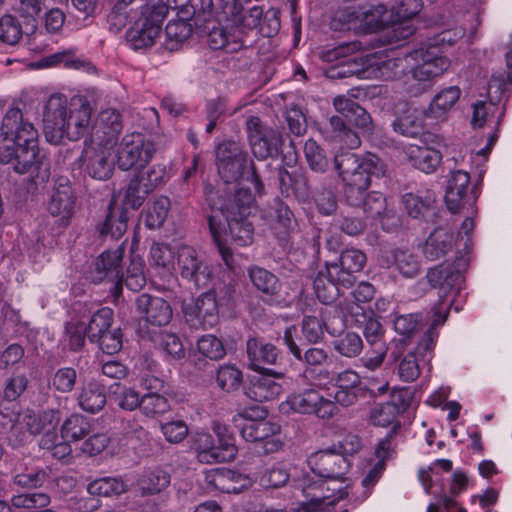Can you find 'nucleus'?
<instances>
[{
  "label": "nucleus",
  "instance_id": "30",
  "mask_svg": "<svg viewBox=\"0 0 512 512\" xmlns=\"http://www.w3.org/2000/svg\"><path fill=\"white\" fill-rule=\"evenodd\" d=\"M60 419L61 412L58 409L48 408L40 413L28 409L24 411L21 422L31 434L39 435L55 430Z\"/></svg>",
  "mask_w": 512,
  "mask_h": 512
},
{
  "label": "nucleus",
  "instance_id": "11",
  "mask_svg": "<svg viewBox=\"0 0 512 512\" xmlns=\"http://www.w3.org/2000/svg\"><path fill=\"white\" fill-rule=\"evenodd\" d=\"M308 465L315 475L325 481V488L330 487L328 480L343 482L344 475L350 468V460L338 453L336 445L311 454Z\"/></svg>",
  "mask_w": 512,
  "mask_h": 512
},
{
  "label": "nucleus",
  "instance_id": "60",
  "mask_svg": "<svg viewBox=\"0 0 512 512\" xmlns=\"http://www.w3.org/2000/svg\"><path fill=\"white\" fill-rule=\"evenodd\" d=\"M141 412L147 417L155 418L170 410L168 399L158 393H147L142 396Z\"/></svg>",
  "mask_w": 512,
  "mask_h": 512
},
{
  "label": "nucleus",
  "instance_id": "58",
  "mask_svg": "<svg viewBox=\"0 0 512 512\" xmlns=\"http://www.w3.org/2000/svg\"><path fill=\"white\" fill-rule=\"evenodd\" d=\"M169 209L170 200L167 197L161 196L157 198L146 212V226L149 229L160 228L168 216Z\"/></svg>",
  "mask_w": 512,
  "mask_h": 512
},
{
  "label": "nucleus",
  "instance_id": "52",
  "mask_svg": "<svg viewBox=\"0 0 512 512\" xmlns=\"http://www.w3.org/2000/svg\"><path fill=\"white\" fill-rule=\"evenodd\" d=\"M87 490L94 496L110 497L126 492L127 485L120 478L103 477L89 483Z\"/></svg>",
  "mask_w": 512,
  "mask_h": 512
},
{
  "label": "nucleus",
  "instance_id": "1",
  "mask_svg": "<svg viewBox=\"0 0 512 512\" xmlns=\"http://www.w3.org/2000/svg\"><path fill=\"white\" fill-rule=\"evenodd\" d=\"M0 162L12 165L18 174L29 173L36 185L50 177V162L38 148V131L19 108L9 109L3 118Z\"/></svg>",
  "mask_w": 512,
  "mask_h": 512
},
{
  "label": "nucleus",
  "instance_id": "43",
  "mask_svg": "<svg viewBox=\"0 0 512 512\" xmlns=\"http://www.w3.org/2000/svg\"><path fill=\"white\" fill-rule=\"evenodd\" d=\"M434 202L435 195L430 191H426L425 195L406 193L402 196L404 209L412 218L424 217L431 211Z\"/></svg>",
  "mask_w": 512,
  "mask_h": 512
},
{
  "label": "nucleus",
  "instance_id": "55",
  "mask_svg": "<svg viewBox=\"0 0 512 512\" xmlns=\"http://www.w3.org/2000/svg\"><path fill=\"white\" fill-rule=\"evenodd\" d=\"M24 34L23 28L19 20L11 15L6 14L0 18V41L7 45H16Z\"/></svg>",
  "mask_w": 512,
  "mask_h": 512
},
{
  "label": "nucleus",
  "instance_id": "34",
  "mask_svg": "<svg viewBox=\"0 0 512 512\" xmlns=\"http://www.w3.org/2000/svg\"><path fill=\"white\" fill-rule=\"evenodd\" d=\"M193 19H184L178 17L176 20H170L165 28V49L176 51L181 48L192 36Z\"/></svg>",
  "mask_w": 512,
  "mask_h": 512
},
{
  "label": "nucleus",
  "instance_id": "26",
  "mask_svg": "<svg viewBox=\"0 0 512 512\" xmlns=\"http://www.w3.org/2000/svg\"><path fill=\"white\" fill-rule=\"evenodd\" d=\"M341 279L340 276L332 275L331 267L325 263L313 278V288L318 300L325 305L336 301L341 294V288H344Z\"/></svg>",
  "mask_w": 512,
  "mask_h": 512
},
{
  "label": "nucleus",
  "instance_id": "54",
  "mask_svg": "<svg viewBox=\"0 0 512 512\" xmlns=\"http://www.w3.org/2000/svg\"><path fill=\"white\" fill-rule=\"evenodd\" d=\"M367 217L382 220L388 214L386 198L377 191L365 192L361 205Z\"/></svg>",
  "mask_w": 512,
  "mask_h": 512
},
{
  "label": "nucleus",
  "instance_id": "22",
  "mask_svg": "<svg viewBox=\"0 0 512 512\" xmlns=\"http://www.w3.org/2000/svg\"><path fill=\"white\" fill-rule=\"evenodd\" d=\"M470 176L467 172L458 170L452 173L448 180L445 202L451 213L459 212L465 204H474L476 195L469 188Z\"/></svg>",
  "mask_w": 512,
  "mask_h": 512
},
{
  "label": "nucleus",
  "instance_id": "14",
  "mask_svg": "<svg viewBox=\"0 0 512 512\" xmlns=\"http://www.w3.org/2000/svg\"><path fill=\"white\" fill-rule=\"evenodd\" d=\"M286 403L294 412L315 414L323 420H329L340 412L332 400L325 398L315 389L294 393L288 397Z\"/></svg>",
  "mask_w": 512,
  "mask_h": 512
},
{
  "label": "nucleus",
  "instance_id": "50",
  "mask_svg": "<svg viewBox=\"0 0 512 512\" xmlns=\"http://www.w3.org/2000/svg\"><path fill=\"white\" fill-rule=\"evenodd\" d=\"M50 502V496L43 492L21 493L11 498L12 506L25 512H37L39 509L47 507Z\"/></svg>",
  "mask_w": 512,
  "mask_h": 512
},
{
  "label": "nucleus",
  "instance_id": "18",
  "mask_svg": "<svg viewBox=\"0 0 512 512\" xmlns=\"http://www.w3.org/2000/svg\"><path fill=\"white\" fill-rule=\"evenodd\" d=\"M415 59L421 63L411 70V77L418 82H430L443 75L450 67V60L441 54L437 46L417 50Z\"/></svg>",
  "mask_w": 512,
  "mask_h": 512
},
{
  "label": "nucleus",
  "instance_id": "39",
  "mask_svg": "<svg viewBox=\"0 0 512 512\" xmlns=\"http://www.w3.org/2000/svg\"><path fill=\"white\" fill-rule=\"evenodd\" d=\"M447 315L448 314L441 313L440 310H437V312L433 311L434 319L429 329L424 333L415 350H413V352L417 353V355L421 357V360L426 362L430 360L429 356L432 353L438 338L436 328L445 323Z\"/></svg>",
  "mask_w": 512,
  "mask_h": 512
},
{
  "label": "nucleus",
  "instance_id": "29",
  "mask_svg": "<svg viewBox=\"0 0 512 512\" xmlns=\"http://www.w3.org/2000/svg\"><path fill=\"white\" fill-rule=\"evenodd\" d=\"M207 43L211 49L223 50L226 53H235L247 46L239 28L229 31L225 27H213L208 33Z\"/></svg>",
  "mask_w": 512,
  "mask_h": 512
},
{
  "label": "nucleus",
  "instance_id": "6",
  "mask_svg": "<svg viewBox=\"0 0 512 512\" xmlns=\"http://www.w3.org/2000/svg\"><path fill=\"white\" fill-rule=\"evenodd\" d=\"M212 430L215 436L207 432H197L190 438V449L198 462L216 464L234 460L237 447L227 426L215 422Z\"/></svg>",
  "mask_w": 512,
  "mask_h": 512
},
{
  "label": "nucleus",
  "instance_id": "61",
  "mask_svg": "<svg viewBox=\"0 0 512 512\" xmlns=\"http://www.w3.org/2000/svg\"><path fill=\"white\" fill-rule=\"evenodd\" d=\"M242 378V372L231 364L221 365L216 374L218 386L227 392L237 390L242 383Z\"/></svg>",
  "mask_w": 512,
  "mask_h": 512
},
{
  "label": "nucleus",
  "instance_id": "13",
  "mask_svg": "<svg viewBox=\"0 0 512 512\" xmlns=\"http://www.w3.org/2000/svg\"><path fill=\"white\" fill-rule=\"evenodd\" d=\"M301 491L307 503H304L297 512H331L336 502L347 494L343 492L342 487L325 488V481L309 478L303 480Z\"/></svg>",
  "mask_w": 512,
  "mask_h": 512
},
{
  "label": "nucleus",
  "instance_id": "47",
  "mask_svg": "<svg viewBox=\"0 0 512 512\" xmlns=\"http://www.w3.org/2000/svg\"><path fill=\"white\" fill-rule=\"evenodd\" d=\"M387 12L384 5L360 7L358 30L368 33L379 30L384 25L383 16Z\"/></svg>",
  "mask_w": 512,
  "mask_h": 512
},
{
  "label": "nucleus",
  "instance_id": "51",
  "mask_svg": "<svg viewBox=\"0 0 512 512\" xmlns=\"http://www.w3.org/2000/svg\"><path fill=\"white\" fill-rule=\"evenodd\" d=\"M90 429L91 424L85 416L73 414L64 421L61 434L63 439L78 441L87 436Z\"/></svg>",
  "mask_w": 512,
  "mask_h": 512
},
{
  "label": "nucleus",
  "instance_id": "59",
  "mask_svg": "<svg viewBox=\"0 0 512 512\" xmlns=\"http://www.w3.org/2000/svg\"><path fill=\"white\" fill-rule=\"evenodd\" d=\"M45 8V0H19L15 11L26 20L30 33L37 29V16Z\"/></svg>",
  "mask_w": 512,
  "mask_h": 512
},
{
  "label": "nucleus",
  "instance_id": "40",
  "mask_svg": "<svg viewBox=\"0 0 512 512\" xmlns=\"http://www.w3.org/2000/svg\"><path fill=\"white\" fill-rule=\"evenodd\" d=\"M207 479L211 485L224 493L238 494L244 488V484H238L242 479L241 474L229 469L214 470L207 475Z\"/></svg>",
  "mask_w": 512,
  "mask_h": 512
},
{
  "label": "nucleus",
  "instance_id": "27",
  "mask_svg": "<svg viewBox=\"0 0 512 512\" xmlns=\"http://www.w3.org/2000/svg\"><path fill=\"white\" fill-rule=\"evenodd\" d=\"M347 314L363 327V334L369 344L379 345L384 343L383 327L372 310H365L364 307L356 304L348 307Z\"/></svg>",
  "mask_w": 512,
  "mask_h": 512
},
{
  "label": "nucleus",
  "instance_id": "2",
  "mask_svg": "<svg viewBox=\"0 0 512 512\" xmlns=\"http://www.w3.org/2000/svg\"><path fill=\"white\" fill-rule=\"evenodd\" d=\"M253 200L249 190L239 189L227 203L211 207V214L207 216L212 238L229 270H234L236 263L223 236L229 232L232 241L238 246H248L253 242L254 226L250 220Z\"/></svg>",
  "mask_w": 512,
  "mask_h": 512
},
{
  "label": "nucleus",
  "instance_id": "32",
  "mask_svg": "<svg viewBox=\"0 0 512 512\" xmlns=\"http://www.w3.org/2000/svg\"><path fill=\"white\" fill-rule=\"evenodd\" d=\"M454 246V236L448 230L439 227L434 229L426 239L422 252L430 261L445 257Z\"/></svg>",
  "mask_w": 512,
  "mask_h": 512
},
{
  "label": "nucleus",
  "instance_id": "41",
  "mask_svg": "<svg viewBox=\"0 0 512 512\" xmlns=\"http://www.w3.org/2000/svg\"><path fill=\"white\" fill-rule=\"evenodd\" d=\"M392 265L405 278H414L421 271V262L417 255L406 249H395L391 253Z\"/></svg>",
  "mask_w": 512,
  "mask_h": 512
},
{
  "label": "nucleus",
  "instance_id": "4",
  "mask_svg": "<svg viewBox=\"0 0 512 512\" xmlns=\"http://www.w3.org/2000/svg\"><path fill=\"white\" fill-rule=\"evenodd\" d=\"M334 169L342 185L343 199L352 207L361 205L365 192L371 186L372 178H382L388 171L386 163L377 155L352 152L335 155Z\"/></svg>",
  "mask_w": 512,
  "mask_h": 512
},
{
  "label": "nucleus",
  "instance_id": "37",
  "mask_svg": "<svg viewBox=\"0 0 512 512\" xmlns=\"http://www.w3.org/2000/svg\"><path fill=\"white\" fill-rule=\"evenodd\" d=\"M411 164L418 170L430 174L436 171L442 160L440 151L431 147H412L409 152Z\"/></svg>",
  "mask_w": 512,
  "mask_h": 512
},
{
  "label": "nucleus",
  "instance_id": "49",
  "mask_svg": "<svg viewBox=\"0 0 512 512\" xmlns=\"http://www.w3.org/2000/svg\"><path fill=\"white\" fill-rule=\"evenodd\" d=\"M365 73V62L362 56H353L330 67L326 75L330 79H343L351 76H362Z\"/></svg>",
  "mask_w": 512,
  "mask_h": 512
},
{
  "label": "nucleus",
  "instance_id": "42",
  "mask_svg": "<svg viewBox=\"0 0 512 512\" xmlns=\"http://www.w3.org/2000/svg\"><path fill=\"white\" fill-rule=\"evenodd\" d=\"M170 482V473L157 468L144 473L138 480V487L143 495H153L166 489Z\"/></svg>",
  "mask_w": 512,
  "mask_h": 512
},
{
  "label": "nucleus",
  "instance_id": "35",
  "mask_svg": "<svg viewBox=\"0 0 512 512\" xmlns=\"http://www.w3.org/2000/svg\"><path fill=\"white\" fill-rule=\"evenodd\" d=\"M102 237L110 236L114 240L120 239L127 230L126 211L110 202L104 222L98 228Z\"/></svg>",
  "mask_w": 512,
  "mask_h": 512
},
{
  "label": "nucleus",
  "instance_id": "28",
  "mask_svg": "<svg viewBox=\"0 0 512 512\" xmlns=\"http://www.w3.org/2000/svg\"><path fill=\"white\" fill-rule=\"evenodd\" d=\"M249 366L255 371H266L265 365L276 364L280 358L279 350L270 343L251 338L246 344Z\"/></svg>",
  "mask_w": 512,
  "mask_h": 512
},
{
  "label": "nucleus",
  "instance_id": "44",
  "mask_svg": "<svg viewBox=\"0 0 512 512\" xmlns=\"http://www.w3.org/2000/svg\"><path fill=\"white\" fill-rule=\"evenodd\" d=\"M347 120L340 115H333L329 125L335 139L349 149H357L361 145L360 136L347 124Z\"/></svg>",
  "mask_w": 512,
  "mask_h": 512
},
{
  "label": "nucleus",
  "instance_id": "64",
  "mask_svg": "<svg viewBox=\"0 0 512 512\" xmlns=\"http://www.w3.org/2000/svg\"><path fill=\"white\" fill-rule=\"evenodd\" d=\"M198 351L211 360H220L226 355L223 342L214 335H204L197 342Z\"/></svg>",
  "mask_w": 512,
  "mask_h": 512
},
{
  "label": "nucleus",
  "instance_id": "38",
  "mask_svg": "<svg viewBox=\"0 0 512 512\" xmlns=\"http://www.w3.org/2000/svg\"><path fill=\"white\" fill-rule=\"evenodd\" d=\"M260 139L251 144L250 148L252 154L260 159L265 160L268 157H275L278 155L282 146V135L273 128H270L265 136H260Z\"/></svg>",
  "mask_w": 512,
  "mask_h": 512
},
{
  "label": "nucleus",
  "instance_id": "56",
  "mask_svg": "<svg viewBox=\"0 0 512 512\" xmlns=\"http://www.w3.org/2000/svg\"><path fill=\"white\" fill-rule=\"evenodd\" d=\"M99 121L103 134L106 135L104 141H113V145H115L117 137L123 129L120 113L116 109L104 110L99 115Z\"/></svg>",
  "mask_w": 512,
  "mask_h": 512
},
{
  "label": "nucleus",
  "instance_id": "33",
  "mask_svg": "<svg viewBox=\"0 0 512 512\" xmlns=\"http://www.w3.org/2000/svg\"><path fill=\"white\" fill-rule=\"evenodd\" d=\"M461 95V91L457 86H451L443 89L432 99L425 116L439 121H444L449 111L457 103Z\"/></svg>",
  "mask_w": 512,
  "mask_h": 512
},
{
  "label": "nucleus",
  "instance_id": "17",
  "mask_svg": "<svg viewBox=\"0 0 512 512\" xmlns=\"http://www.w3.org/2000/svg\"><path fill=\"white\" fill-rule=\"evenodd\" d=\"M125 249L119 246L113 251H104L94 263L92 273L93 281L102 282L107 280L113 284V293L117 297L122 291L123 274L122 260Z\"/></svg>",
  "mask_w": 512,
  "mask_h": 512
},
{
  "label": "nucleus",
  "instance_id": "19",
  "mask_svg": "<svg viewBox=\"0 0 512 512\" xmlns=\"http://www.w3.org/2000/svg\"><path fill=\"white\" fill-rule=\"evenodd\" d=\"M76 199L71 181L65 176H58L54 179L47 209L52 216L67 224L74 213Z\"/></svg>",
  "mask_w": 512,
  "mask_h": 512
},
{
  "label": "nucleus",
  "instance_id": "45",
  "mask_svg": "<svg viewBox=\"0 0 512 512\" xmlns=\"http://www.w3.org/2000/svg\"><path fill=\"white\" fill-rule=\"evenodd\" d=\"M393 357L398 361L397 374L399 378L407 383L415 381L420 376L421 364L426 362L421 360V357L413 351H410L401 357H397L393 353Z\"/></svg>",
  "mask_w": 512,
  "mask_h": 512
},
{
  "label": "nucleus",
  "instance_id": "62",
  "mask_svg": "<svg viewBox=\"0 0 512 512\" xmlns=\"http://www.w3.org/2000/svg\"><path fill=\"white\" fill-rule=\"evenodd\" d=\"M77 383V371L72 367H62L54 372L50 379L51 387L63 394L72 392Z\"/></svg>",
  "mask_w": 512,
  "mask_h": 512
},
{
  "label": "nucleus",
  "instance_id": "31",
  "mask_svg": "<svg viewBox=\"0 0 512 512\" xmlns=\"http://www.w3.org/2000/svg\"><path fill=\"white\" fill-rule=\"evenodd\" d=\"M79 407L90 414L99 413L107 403L105 387L95 380L84 384L77 397Z\"/></svg>",
  "mask_w": 512,
  "mask_h": 512
},
{
  "label": "nucleus",
  "instance_id": "36",
  "mask_svg": "<svg viewBox=\"0 0 512 512\" xmlns=\"http://www.w3.org/2000/svg\"><path fill=\"white\" fill-rule=\"evenodd\" d=\"M248 274L255 289L264 296L273 297L280 293V280L272 272L262 267L254 266L249 269Z\"/></svg>",
  "mask_w": 512,
  "mask_h": 512
},
{
  "label": "nucleus",
  "instance_id": "53",
  "mask_svg": "<svg viewBox=\"0 0 512 512\" xmlns=\"http://www.w3.org/2000/svg\"><path fill=\"white\" fill-rule=\"evenodd\" d=\"M304 154L309 168L316 173H325L329 169V160L323 148L313 139L304 144Z\"/></svg>",
  "mask_w": 512,
  "mask_h": 512
},
{
  "label": "nucleus",
  "instance_id": "21",
  "mask_svg": "<svg viewBox=\"0 0 512 512\" xmlns=\"http://www.w3.org/2000/svg\"><path fill=\"white\" fill-rule=\"evenodd\" d=\"M334 315L326 321L316 316H304L302 320V334L309 343H318L324 337V330L330 335H340L346 328V319L338 307H333Z\"/></svg>",
  "mask_w": 512,
  "mask_h": 512
},
{
  "label": "nucleus",
  "instance_id": "24",
  "mask_svg": "<svg viewBox=\"0 0 512 512\" xmlns=\"http://www.w3.org/2000/svg\"><path fill=\"white\" fill-rule=\"evenodd\" d=\"M261 372L262 374L253 377L245 388V395L256 402L272 400L282 393V386L275 379H282L284 374L274 370Z\"/></svg>",
  "mask_w": 512,
  "mask_h": 512
},
{
  "label": "nucleus",
  "instance_id": "10",
  "mask_svg": "<svg viewBox=\"0 0 512 512\" xmlns=\"http://www.w3.org/2000/svg\"><path fill=\"white\" fill-rule=\"evenodd\" d=\"M155 145L141 133L127 134L117 150V163L121 170L145 166L155 153Z\"/></svg>",
  "mask_w": 512,
  "mask_h": 512
},
{
  "label": "nucleus",
  "instance_id": "5",
  "mask_svg": "<svg viewBox=\"0 0 512 512\" xmlns=\"http://www.w3.org/2000/svg\"><path fill=\"white\" fill-rule=\"evenodd\" d=\"M216 158L218 173L226 183H234L245 177L258 193L263 192L264 185L243 145L235 141H225L218 146Z\"/></svg>",
  "mask_w": 512,
  "mask_h": 512
},
{
  "label": "nucleus",
  "instance_id": "57",
  "mask_svg": "<svg viewBox=\"0 0 512 512\" xmlns=\"http://www.w3.org/2000/svg\"><path fill=\"white\" fill-rule=\"evenodd\" d=\"M332 345L336 352L347 358H355L363 350V340L354 332H348L339 339L334 340Z\"/></svg>",
  "mask_w": 512,
  "mask_h": 512
},
{
  "label": "nucleus",
  "instance_id": "15",
  "mask_svg": "<svg viewBox=\"0 0 512 512\" xmlns=\"http://www.w3.org/2000/svg\"><path fill=\"white\" fill-rule=\"evenodd\" d=\"M136 310L140 316L139 331L144 336V328L162 327L172 319V307L165 299L143 293L136 298Z\"/></svg>",
  "mask_w": 512,
  "mask_h": 512
},
{
  "label": "nucleus",
  "instance_id": "9",
  "mask_svg": "<svg viewBox=\"0 0 512 512\" xmlns=\"http://www.w3.org/2000/svg\"><path fill=\"white\" fill-rule=\"evenodd\" d=\"M243 439L255 444L257 453L267 455L279 451L282 447L280 426L264 419H245L240 428Z\"/></svg>",
  "mask_w": 512,
  "mask_h": 512
},
{
  "label": "nucleus",
  "instance_id": "25",
  "mask_svg": "<svg viewBox=\"0 0 512 512\" xmlns=\"http://www.w3.org/2000/svg\"><path fill=\"white\" fill-rule=\"evenodd\" d=\"M333 106L340 116L355 125L364 133L373 132V122L370 114L358 103L345 95H338L333 99Z\"/></svg>",
  "mask_w": 512,
  "mask_h": 512
},
{
  "label": "nucleus",
  "instance_id": "20",
  "mask_svg": "<svg viewBox=\"0 0 512 512\" xmlns=\"http://www.w3.org/2000/svg\"><path fill=\"white\" fill-rule=\"evenodd\" d=\"M187 322L193 328L208 329L218 322V301L214 291L201 294L194 304L184 310Z\"/></svg>",
  "mask_w": 512,
  "mask_h": 512
},
{
  "label": "nucleus",
  "instance_id": "7",
  "mask_svg": "<svg viewBox=\"0 0 512 512\" xmlns=\"http://www.w3.org/2000/svg\"><path fill=\"white\" fill-rule=\"evenodd\" d=\"M165 19V7L151 8L147 6L141 11V16L126 32V39L134 50L146 49L156 42L161 33L162 23Z\"/></svg>",
  "mask_w": 512,
  "mask_h": 512
},
{
  "label": "nucleus",
  "instance_id": "63",
  "mask_svg": "<svg viewBox=\"0 0 512 512\" xmlns=\"http://www.w3.org/2000/svg\"><path fill=\"white\" fill-rule=\"evenodd\" d=\"M290 478V473L283 465H274L266 469L259 477V484L265 489H276L284 486Z\"/></svg>",
  "mask_w": 512,
  "mask_h": 512
},
{
  "label": "nucleus",
  "instance_id": "46",
  "mask_svg": "<svg viewBox=\"0 0 512 512\" xmlns=\"http://www.w3.org/2000/svg\"><path fill=\"white\" fill-rule=\"evenodd\" d=\"M113 315V310L108 307H103L92 315L87 327H85L90 342L94 343L96 340H99L106 331L110 330Z\"/></svg>",
  "mask_w": 512,
  "mask_h": 512
},
{
  "label": "nucleus",
  "instance_id": "12",
  "mask_svg": "<svg viewBox=\"0 0 512 512\" xmlns=\"http://www.w3.org/2000/svg\"><path fill=\"white\" fill-rule=\"evenodd\" d=\"M114 145L113 141L90 143L85 141L81 154V160L88 174L98 180H106L111 177L114 170Z\"/></svg>",
  "mask_w": 512,
  "mask_h": 512
},
{
  "label": "nucleus",
  "instance_id": "16",
  "mask_svg": "<svg viewBox=\"0 0 512 512\" xmlns=\"http://www.w3.org/2000/svg\"><path fill=\"white\" fill-rule=\"evenodd\" d=\"M177 266L181 277L193 283L195 287L204 288L208 285L211 271L203 255L195 248L187 245L179 247Z\"/></svg>",
  "mask_w": 512,
  "mask_h": 512
},
{
  "label": "nucleus",
  "instance_id": "23",
  "mask_svg": "<svg viewBox=\"0 0 512 512\" xmlns=\"http://www.w3.org/2000/svg\"><path fill=\"white\" fill-rule=\"evenodd\" d=\"M367 262L366 255L359 249H346L341 252L338 262L328 263L332 275L342 277L343 287L348 289L356 281V274L361 272Z\"/></svg>",
  "mask_w": 512,
  "mask_h": 512
},
{
  "label": "nucleus",
  "instance_id": "8",
  "mask_svg": "<svg viewBox=\"0 0 512 512\" xmlns=\"http://www.w3.org/2000/svg\"><path fill=\"white\" fill-rule=\"evenodd\" d=\"M426 278L431 287L439 289V301L433 311L440 310L441 313L448 314L453 304V298L449 299V295L460 291L463 283L462 274L453 265L442 263L429 269Z\"/></svg>",
  "mask_w": 512,
  "mask_h": 512
},
{
  "label": "nucleus",
  "instance_id": "48",
  "mask_svg": "<svg viewBox=\"0 0 512 512\" xmlns=\"http://www.w3.org/2000/svg\"><path fill=\"white\" fill-rule=\"evenodd\" d=\"M151 192L147 183L137 173L129 180L125 191L124 203L132 209H138Z\"/></svg>",
  "mask_w": 512,
  "mask_h": 512
},
{
  "label": "nucleus",
  "instance_id": "3",
  "mask_svg": "<svg viewBox=\"0 0 512 512\" xmlns=\"http://www.w3.org/2000/svg\"><path fill=\"white\" fill-rule=\"evenodd\" d=\"M92 109L84 98L68 102L65 95H52L43 112V132L51 144H59L64 138L77 141L91 131Z\"/></svg>",
  "mask_w": 512,
  "mask_h": 512
}]
</instances>
